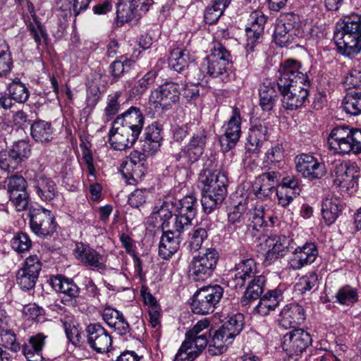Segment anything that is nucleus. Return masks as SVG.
Segmentation results:
<instances>
[{
	"label": "nucleus",
	"instance_id": "obj_1",
	"mask_svg": "<svg viewBox=\"0 0 361 361\" xmlns=\"http://www.w3.org/2000/svg\"><path fill=\"white\" fill-rule=\"evenodd\" d=\"M301 68L300 62L289 59L281 63L279 69L277 86L282 106L286 110L293 111L301 107L308 97L310 81Z\"/></svg>",
	"mask_w": 361,
	"mask_h": 361
},
{
	"label": "nucleus",
	"instance_id": "obj_2",
	"mask_svg": "<svg viewBox=\"0 0 361 361\" xmlns=\"http://www.w3.org/2000/svg\"><path fill=\"white\" fill-rule=\"evenodd\" d=\"M199 181L204 185L201 203L204 212L212 213L225 200L227 195L228 178L220 171H202Z\"/></svg>",
	"mask_w": 361,
	"mask_h": 361
},
{
	"label": "nucleus",
	"instance_id": "obj_3",
	"mask_svg": "<svg viewBox=\"0 0 361 361\" xmlns=\"http://www.w3.org/2000/svg\"><path fill=\"white\" fill-rule=\"evenodd\" d=\"M341 30L335 32L334 40L343 54L353 56L361 51V15L345 16Z\"/></svg>",
	"mask_w": 361,
	"mask_h": 361
},
{
	"label": "nucleus",
	"instance_id": "obj_4",
	"mask_svg": "<svg viewBox=\"0 0 361 361\" xmlns=\"http://www.w3.org/2000/svg\"><path fill=\"white\" fill-rule=\"evenodd\" d=\"M329 149L334 154L345 155L361 153V130L348 126L334 128L327 137Z\"/></svg>",
	"mask_w": 361,
	"mask_h": 361
},
{
	"label": "nucleus",
	"instance_id": "obj_5",
	"mask_svg": "<svg viewBox=\"0 0 361 361\" xmlns=\"http://www.w3.org/2000/svg\"><path fill=\"white\" fill-rule=\"evenodd\" d=\"M302 33L299 16L293 13H288L281 15L277 20L274 39L279 47H288L295 42L296 37H302Z\"/></svg>",
	"mask_w": 361,
	"mask_h": 361
},
{
	"label": "nucleus",
	"instance_id": "obj_6",
	"mask_svg": "<svg viewBox=\"0 0 361 361\" xmlns=\"http://www.w3.org/2000/svg\"><path fill=\"white\" fill-rule=\"evenodd\" d=\"M172 209L174 218L172 220L173 228L176 231L183 232L192 224L197 211L198 202L192 195H186L178 202L173 203Z\"/></svg>",
	"mask_w": 361,
	"mask_h": 361
},
{
	"label": "nucleus",
	"instance_id": "obj_7",
	"mask_svg": "<svg viewBox=\"0 0 361 361\" xmlns=\"http://www.w3.org/2000/svg\"><path fill=\"white\" fill-rule=\"evenodd\" d=\"M224 294V288L219 285L201 288L193 296L191 308L195 314L212 313Z\"/></svg>",
	"mask_w": 361,
	"mask_h": 361
},
{
	"label": "nucleus",
	"instance_id": "obj_8",
	"mask_svg": "<svg viewBox=\"0 0 361 361\" xmlns=\"http://www.w3.org/2000/svg\"><path fill=\"white\" fill-rule=\"evenodd\" d=\"M180 85L177 82H166L151 92L149 104L157 111L164 112L179 101Z\"/></svg>",
	"mask_w": 361,
	"mask_h": 361
},
{
	"label": "nucleus",
	"instance_id": "obj_9",
	"mask_svg": "<svg viewBox=\"0 0 361 361\" xmlns=\"http://www.w3.org/2000/svg\"><path fill=\"white\" fill-rule=\"evenodd\" d=\"M219 252L213 247L207 248L204 252L195 256L190 264V272L195 281H204L209 278L216 268Z\"/></svg>",
	"mask_w": 361,
	"mask_h": 361
},
{
	"label": "nucleus",
	"instance_id": "obj_10",
	"mask_svg": "<svg viewBox=\"0 0 361 361\" xmlns=\"http://www.w3.org/2000/svg\"><path fill=\"white\" fill-rule=\"evenodd\" d=\"M334 185L343 192H348L357 185L360 167L355 162L341 161L336 163L334 169Z\"/></svg>",
	"mask_w": 361,
	"mask_h": 361
},
{
	"label": "nucleus",
	"instance_id": "obj_11",
	"mask_svg": "<svg viewBox=\"0 0 361 361\" xmlns=\"http://www.w3.org/2000/svg\"><path fill=\"white\" fill-rule=\"evenodd\" d=\"M207 73L224 81L228 78V69L231 61L230 53L219 43L216 44L207 57Z\"/></svg>",
	"mask_w": 361,
	"mask_h": 361
},
{
	"label": "nucleus",
	"instance_id": "obj_12",
	"mask_svg": "<svg viewBox=\"0 0 361 361\" xmlns=\"http://www.w3.org/2000/svg\"><path fill=\"white\" fill-rule=\"evenodd\" d=\"M29 216L30 228L37 235H51L56 231V224L51 211L41 207L33 208Z\"/></svg>",
	"mask_w": 361,
	"mask_h": 361
},
{
	"label": "nucleus",
	"instance_id": "obj_13",
	"mask_svg": "<svg viewBox=\"0 0 361 361\" xmlns=\"http://www.w3.org/2000/svg\"><path fill=\"white\" fill-rule=\"evenodd\" d=\"M295 167L298 173L310 180L319 179L326 173L325 164L310 154L297 156Z\"/></svg>",
	"mask_w": 361,
	"mask_h": 361
},
{
	"label": "nucleus",
	"instance_id": "obj_14",
	"mask_svg": "<svg viewBox=\"0 0 361 361\" xmlns=\"http://www.w3.org/2000/svg\"><path fill=\"white\" fill-rule=\"evenodd\" d=\"M280 174L279 172L269 171L258 176L252 182L251 192L259 200H267L275 191L279 184Z\"/></svg>",
	"mask_w": 361,
	"mask_h": 361
},
{
	"label": "nucleus",
	"instance_id": "obj_15",
	"mask_svg": "<svg viewBox=\"0 0 361 361\" xmlns=\"http://www.w3.org/2000/svg\"><path fill=\"white\" fill-rule=\"evenodd\" d=\"M266 22L267 18L261 11H255L250 14L245 27V49L247 52L252 51L259 42Z\"/></svg>",
	"mask_w": 361,
	"mask_h": 361
},
{
	"label": "nucleus",
	"instance_id": "obj_16",
	"mask_svg": "<svg viewBox=\"0 0 361 361\" xmlns=\"http://www.w3.org/2000/svg\"><path fill=\"white\" fill-rule=\"evenodd\" d=\"M224 134L219 142L223 151L228 152L237 144L241 135V117L237 108L233 110V115L224 126Z\"/></svg>",
	"mask_w": 361,
	"mask_h": 361
},
{
	"label": "nucleus",
	"instance_id": "obj_17",
	"mask_svg": "<svg viewBox=\"0 0 361 361\" xmlns=\"http://www.w3.org/2000/svg\"><path fill=\"white\" fill-rule=\"evenodd\" d=\"M207 140V133L204 129H200L193 133L183 148L182 155H180L184 164L191 165L200 159L204 151Z\"/></svg>",
	"mask_w": 361,
	"mask_h": 361
},
{
	"label": "nucleus",
	"instance_id": "obj_18",
	"mask_svg": "<svg viewBox=\"0 0 361 361\" xmlns=\"http://www.w3.org/2000/svg\"><path fill=\"white\" fill-rule=\"evenodd\" d=\"M317 255L316 245L313 243H306L295 249L289 259L288 267L293 270H299L313 263Z\"/></svg>",
	"mask_w": 361,
	"mask_h": 361
},
{
	"label": "nucleus",
	"instance_id": "obj_19",
	"mask_svg": "<svg viewBox=\"0 0 361 361\" xmlns=\"http://www.w3.org/2000/svg\"><path fill=\"white\" fill-rule=\"evenodd\" d=\"M86 331L87 343L90 348L97 353L108 352L112 345V338L106 330L99 324H90Z\"/></svg>",
	"mask_w": 361,
	"mask_h": 361
},
{
	"label": "nucleus",
	"instance_id": "obj_20",
	"mask_svg": "<svg viewBox=\"0 0 361 361\" xmlns=\"http://www.w3.org/2000/svg\"><path fill=\"white\" fill-rule=\"evenodd\" d=\"M287 290V286L284 283L279 284L276 288L269 290L262 297L255 307L258 314L262 316L268 315L271 311L280 305L284 299V294Z\"/></svg>",
	"mask_w": 361,
	"mask_h": 361
},
{
	"label": "nucleus",
	"instance_id": "obj_21",
	"mask_svg": "<svg viewBox=\"0 0 361 361\" xmlns=\"http://www.w3.org/2000/svg\"><path fill=\"white\" fill-rule=\"evenodd\" d=\"M145 118L137 107L131 106L126 111L118 116L114 120L116 126L123 128L138 138L144 125Z\"/></svg>",
	"mask_w": 361,
	"mask_h": 361
},
{
	"label": "nucleus",
	"instance_id": "obj_22",
	"mask_svg": "<svg viewBox=\"0 0 361 361\" xmlns=\"http://www.w3.org/2000/svg\"><path fill=\"white\" fill-rule=\"evenodd\" d=\"M75 254L81 263L92 270L104 271L106 268L105 257L87 245L78 243Z\"/></svg>",
	"mask_w": 361,
	"mask_h": 361
},
{
	"label": "nucleus",
	"instance_id": "obj_23",
	"mask_svg": "<svg viewBox=\"0 0 361 361\" xmlns=\"http://www.w3.org/2000/svg\"><path fill=\"white\" fill-rule=\"evenodd\" d=\"M123 128V126H116V122L112 123L109 132V142L115 150H125L131 147L137 140V137Z\"/></svg>",
	"mask_w": 361,
	"mask_h": 361
},
{
	"label": "nucleus",
	"instance_id": "obj_24",
	"mask_svg": "<svg viewBox=\"0 0 361 361\" xmlns=\"http://www.w3.org/2000/svg\"><path fill=\"white\" fill-rule=\"evenodd\" d=\"M305 319L303 307L297 303H290L286 305L281 311L279 323L284 329L295 327L300 324Z\"/></svg>",
	"mask_w": 361,
	"mask_h": 361
},
{
	"label": "nucleus",
	"instance_id": "obj_25",
	"mask_svg": "<svg viewBox=\"0 0 361 361\" xmlns=\"http://www.w3.org/2000/svg\"><path fill=\"white\" fill-rule=\"evenodd\" d=\"M257 264L253 259L248 258L241 260L235 267L233 281L235 288L244 286L247 281L257 277Z\"/></svg>",
	"mask_w": 361,
	"mask_h": 361
},
{
	"label": "nucleus",
	"instance_id": "obj_26",
	"mask_svg": "<svg viewBox=\"0 0 361 361\" xmlns=\"http://www.w3.org/2000/svg\"><path fill=\"white\" fill-rule=\"evenodd\" d=\"M181 233L176 231L173 227L163 233L159 246V255L162 259H169L177 252L181 242Z\"/></svg>",
	"mask_w": 361,
	"mask_h": 361
},
{
	"label": "nucleus",
	"instance_id": "obj_27",
	"mask_svg": "<svg viewBox=\"0 0 361 361\" xmlns=\"http://www.w3.org/2000/svg\"><path fill=\"white\" fill-rule=\"evenodd\" d=\"M310 334L302 329H295L284 336V345L295 354L302 353L312 343Z\"/></svg>",
	"mask_w": 361,
	"mask_h": 361
},
{
	"label": "nucleus",
	"instance_id": "obj_28",
	"mask_svg": "<svg viewBox=\"0 0 361 361\" xmlns=\"http://www.w3.org/2000/svg\"><path fill=\"white\" fill-rule=\"evenodd\" d=\"M47 336L38 333L28 338L22 346V352L27 361H42V350L45 345Z\"/></svg>",
	"mask_w": 361,
	"mask_h": 361
},
{
	"label": "nucleus",
	"instance_id": "obj_29",
	"mask_svg": "<svg viewBox=\"0 0 361 361\" xmlns=\"http://www.w3.org/2000/svg\"><path fill=\"white\" fill-rule=\"evenodd\" d=\"M161 126L153 123L148 126L144 133V140H141L142 149L147 155H152L157 152L161 146Z\"/></svg>",
	"mask_w": 361,
	"mask_h": 361
},
{
	"label": "nucleus",
	"instance_id": "obj_30",
	"mask_svg": "<svg viewBox=\"0 0 361 361\" xmlns=\"http://www.w3.org/2000/svg\"><path fill=\"white\" fill-rule=\"evenodd\" d=\"M210 322L204 318L198 321L185 334V340L195 345V348L204 350L208 344L207 329Z\"/></svg>",
	"mask_w": 361,
	"mask_h": 361
},
{
	"label": "nucleus",
	"instance_id": "obj_31",
	"mask_svg": "<svg viewBox=\"0 0 361 361\" xmlns=\"http://www.w3.org/2000/svg\"><path fill=\"white\" fill-rule=\"evenodd\" d=\"M277 83L267 80L259 88V105L263 111H269L278 100Z\"/></svg>",
	"mask_w": 361,
	"mask_h": 361
},
{
	"label": "nucleus",
	"instance_id": "obj_32",
	"mask_svg": "<svg viewBox=\"0 0 361 361\" xmlns=\"http://www.w3.org/2000/svg\"><path fill=\"white\" fill-rule=\"evenodd\" d=\"M233 338L231 333L221 326L214 332L209 343V352L212 355L222 354L233 343Z\"/></svg>",
	"mask_w": 361,
	"mask_h": 361
},
{
	"label": "nucleus",
	"instance_id": "obj_33",
	"mask_svg": "<svg viewBox=\"0 0 361 361\" xmlns=\"http://www.w3.org/2000/svg\"><path fill=\"white\" fill-rule=\"evenodd\" d=\"M245 202H247L246 221L250 222L246 225L258 231L265 224L264 207L262 204H255L252 200L250 201L247 197Z\"/></svg>",
	"mask_w": 361,
	"mask_h": 361
},
{
	"label": "nucleus",
	"instance_id": "obj_34",
	"mask_svg": "<svg viewBox=\"0 0 361 361\" xmlns=\"http://www.w3.org/2000/svg\"><path fill=\"white\" fill-rule=\"evenodd\" d=\"M50 285L56 291L63 293L71 299L79 295L80 289L73 281L61 275L52 276Z\"/></svg>",
	"mask_w": 361,
	"mask_h": 361
},
{
	"label": "nucleus",
	"instance_id": "obj_35",
	"mask_svg": "<svg viewBox=\"0 0 361 361\" xmlns=\"http://www.w3.org/2000/svg\"><path fill=\"white\" fill-rule=\"evenodd\" d=\"M193 61L188 50L177 47L171 51L169 65L174 71L181 73Z\"/></svg>",
	"mask_w": 361,
	"mask_h": 361
},
{
	"label": "nucleus",
	"instance_id": "obj_36",
	"mask_svg": "<svg viewBox=\"0 0 361 361\" xmlns=\"http://www.w3.org/2000/svg\"><path fill=\"white\" fill-rule=\"evenodd\" d=\"M247 282L249 284L240 301L243 306H247L251 301L260 298L264 290L265 278L262 275H258Z\"/></svg>",
	"mask_w": 361,
	"mask_h": 361
},
{
	"label": "nucleus",
	"instance_id": "obj_37",
	"mask_svg": "<svg viewBox=\"0 0 361 361\" xmlns=\"http://www.w3.org/2000/svg\"><path fill=\"white\" fill-rule=\"evenodd\" d=\"M34 186L37 194L43 201H50L56 195V185L54 182L44 176L37 177Z\"/></svg>",
	"mask_w": 361,
	"mask_h": 361
},
{
	"label": "nucleus",
	"instance_id": "obj_38",
	"mask_svg": "<svg viewBox=\"0 0 361 361\" xmlns=\"http://www.w3.org/2000/svg\"><path fill=\"white\" fill-rule=\"evenodd\" d=\"M31 135L37 142H48L53 139V128L50 123L39 120L30 127Z\"/></svg>",
	"mask_w": 361,
	"mask_h": 361
},
{
	"label": "nucleus",
	"instance_id": "obj_39",
	"mask_svg": "<svg viewBox=\"0 0 361 361\" xmlns=\"http://www.w3.org/2000/svg\"><path fill=\"white\" fill-rule=\"evenodd\" d=\"M30 13L32 21H30L27 24V29L31 36L35 39L37 47H39L40 46H45L47 42L48 35L42 23L38 20L32 6L31 10H30Z\"/></svg>",
	"mask_w": 361,
	"mask_h": 361
},
{
	"label": "nucleus",
	"instance_id": "obj_40",
	"mask_svg": "<svg viewBox=\"0 0 361 361\" xmlns=\"http://www.w3.org/2000/svg\"><path fill=\"white\" fill-rule=\"evenodd\" d=\"M272 247L265 255V260L269 264L284 257L290 245V239L285 235H279L273 240Z\"/></svg>",
	"mask_w": 361,
	"mask_h": 361
},
{
	"label": "nucleus",
	"instance_id": "obj_41",
	"mask_svg": "<svg viewBox=\"0 0 361 361\" xmlns=\"http://www.w3.org/2000/svg\"><path fill=\"white\" fill-rule=\"evenodd\" d=\"M116 18L117 25L121 26L126 23L139 19L140 16L130 1H121L116 6Z\"/></svg>",
	"mask_w": 361,
	"mask_h": 361
},
{
	"label": "nucleus",
	"instance_id": "obj_42",
	"mask_svg": "<svg viewBox=\"0 0 361 361\" xmlns=\"http://www.w3.org/2000/svg\"><path fill=\"white\" fill-rule=\"evenodd\" d=\"M207 238V230L201 226H195L188 233L187 240L188 249L192 252L198 251Z\"/></svg>",
	"mask_w": 361,
	"mask_h": 361
},
{
	"label": "nucleus",
	"instance_id": "obj_43",
	"mask_svg": "<svg viewBox=\"0 0 361 361\" xmlns=\"http://www.w3.org/2000/svg\"><path fill=\"white\" fill-rule=\"evenodd\" d=\"M342 205L336 198H326L322 207V216L325 222L330 225L333 224L341 212Z\"/></svg>",
	"mask_w": 361,
	"mask_h": 361
},
{
	"label": "nucleus",
	"instance_id": "obj_44",
	"mask_svg": "<svg viewBox=\"0 0 361 361\" xmlns=\"http://www.w3.org/2000/svg\"><path fill=\"white\" fill-rule=\"evenodd\" d=\"M231 0H212L204 13L205 20L209 24L216 23L223 15Z\"/></svg>",
	"mask_w": 361,
	"mask_h": 361
},
{
	"label": "nucleus",
	"instance_id": "obj_45",
	"mask_svg": "<svg viewBox=\"0 0 361 361\" xmlns=\"http://www.w3.org/2000/svg\"><path fill=\"white\" fill-rule=\"evenodd\" d=\"M8 149L20 168L31 154L30 145L25 140H18L14 142Z\"/></svg>",
	"mask_w": 361,
	"mask_h": 361
},
{
	"label": "nucleus",
	"instance_id": "obj_46",
	"mask_svg": "<svg viewBox=\"0 0 361 361\" xmlns=\"http://www.w3.org/2000/svg\"><path fill=\"white\" fill-rule=\"evenodd\" d=\"M343 105L347 114L353 116L361 114V92H348L343 99Z\"/></svg>",
	"mask_w": 361,
	"mask_h": 361
},
{
	"label": "nucleus",
	"instance_id": "obj_47",
	"mask_svg": "<svg viewBox=\"0 0 361 361\" xmlns=\"http://www.w3.org/2000/svg\"><path fill=\"white\" fill-rule=\"evenodd\" d=\"M157 76L156 71L152 70L147 72L132 86L130 90V94L134 96L144 94L148 87L154 83Z\"/></svg>",
	"mask_w": 361,
	"mask_h": 361
},
{
	"label": "nucleus",
	"instance_id": "obj_48",
	"mask_svg": "<svg viewBox=\"0 0 361 361\" xmlns=\"http://www.w3.org/2000/svg\"><path fill=\"white\" fill-rule=\"evenodd\" d=\"M8 90L11 98L17 102L24 103L29 98V91L20 79L15 78L8 85Z\"/></svg>",
	"mask_w": 361,
	"mask_h": 361
},
{
	"label": "nucleus",
	"instance_id": "obj_49",
	"mask_svg": "<svg viewBox=\"0 0 361 361\" xmlns=\"http://www.w3.org/2000/svg\"><path fill=\"white\" fill-rule=\"evenodd\" d=\"M202 350L199 348H195L194 344L185 340L176 353L174 361H192Z\"/></svg>",
	"mask_w": 361,
	"mask_h": 361
},
{
	"label": "nucleus",
	"instance_id": "obj_50",
	"mask_svg": "<svg viewBox=\"0 0 361 361\" xmlns=\"http://www.w3.org/2000/svg\"><path fill=\"white\" fill-rule=\"evenodd\" d=\"M336 302L343 305H351L358 300V293L355 288L344 286L338 289L336 294Z\"/></svg>",
	"mask_w": 361,
	"mask_h": 361
},
{
	"label": "nucleus",
	"instance_id": "obj_51",
	"mask_svg": "<svg viewBox=\"0 0 361 361\" xmlns=\"http://www.w3.org/2000/svg\"><path fill=\"white\" fill-rule=\"evenodd\" d=\"M12 66L13 61L9 47L4 40L0 39V77L8 73Z\"/></svg>",
	"mask_w": 361,
	"mask_h": 361
},
{
	"label": "nucleus",
	"instance_id": "obj_52",
	"mask_svg": "<svg viewBox=\"0 0 361 361\" xmlns=\"http://www.w3.org/2000/svg\"><path fill=\"white\" fill-rule=\"evenodd\" d=\"M247 202L245 199L240 201L238 204L235 205L232 210L228 214V222L232 224H246V208Z\"/></svg>",
	"mask_w": 361,
	"mask_h": 361
},
{
	"label": "nucleus",
	"instance_id": "obj_53",
	"mask_svg": "<svg viewBox=\"0 0 361 361\" xmlns=\"http://www.w3.org/2000/svg\"><path fill=\"white\" fill-rule=\"evenodd\" d=\"M132 64V61L121 57L118 60H116L110 65V73L115 79H118L125 73L129 71Z\"/></svg>",
	"mask_w": 361,
	"mask_h": 361
},
{
	"label": "nucleus",
	"instance_id": "obj_54",
	"mask_svg": "<svg viewBox=\"0 0 361 361\" xmlns=\"http://www.w3.org/2000/svg\"><path fill=\"white\" fill-rule=\"evenodd\" d=\"M222 326L235 338L243 330V315L242 314H234L229 317Z\"/></svg>",
	"mask_w": 361,
	"mask_h": 361
},
{
	"label": "nucleus",
	"instance_id": "obj_55",
	"mask_svg": "<svg viewBox=\"0 0 361 361\" xmlns=\"http://www.w3.org/2000/svg\"><path fill=\"white\" fill-rule=\"evenodd\" d=\"M0 169L8 172H13L20 169L8 148L0 151Z\"/></svg>",
	"mask_w": 361,
	"mask_h": 361
},
{
	"label": "nucleus",
	"instance_id": "obj_56",
	"mask_svg": "<svg viewBox=\"0 0 361 361\" xmlns=\"http://www.w3.org/2000/svg\"><path fill=\"white\" fill-rule=\"evenodd\" d=\"M16 277L18 284L24 290L33 288L38 279V276L21 269L18 270Z\"/></svg>",
	"mask_w": 361,
	"mask_h": 361
},
{
	"label": "nucleus",
	"instance_id": "obj_57",
	"mask_svg": "<svg viewBox=\"0 0 361 361\" xmlns=\"http://www.w3.org/2000/svg\"><path fill=\"white\" fill-rule=\"evenodd\" d=\"M172 205H174L173 202H164L159 209L156 210V208L154 209L153 214L155 215L154 218L157 219V216L160 218L163 221V228H166L169 225V220L173 215Z\"/></svg>",
	"mask_w": 361,
	"mask_h": 361
},
{
	"label": "nucleus",
	"instance_id": "obj_58",
	"mask_svg": "<svg viewBox=\"0 0 361 361\" xmlns=\"http://www.w3.org/2000/svg\"><path fill=\"white\" fill-rule=\"evenodd\" d=\"M0 336L1 342L5 348L10 349L13 352H18L20 350V345L16 341V335L8 328L0 330Z\"/></svg>",
	"mask_w": 361,
	"mask_h": 361
},
{
	"label": "nucleus",
	"instance_id": "obj_59",
	"mask_svg": "<svg viewBox=\"0 0 361 361\" xmlns=\"http://www.w3.org/2000/svg\"><path fill=\"white\" fill-rule=\"evenodd\" d=\"M11 245L16 251L23 252L27 251L31 247V240L26 233H20L14 235Z\"/></svg>",
	"mask_w": 361,
	"mask_h": 361
},
{
	"label": "nucleus",
	"instance_id": "obj_60",
	"mask_svg": "<svg viewBox=\"0 0 361 361\" xmlns=\"http://www.w3.org/2000/svg\"><path fill=\"white\" fill-rule=\"evenodd\" d=\"M10 200L15 205L18 211L25 210L28 205V194L25 190H20V192H13L9 194Z\"/></svg>",
	"mask_w": 361,
	"mask_h": 361
},
{
	"label": "nucleus",
	"instance_id": "obj_61",
	"mask_svg": "<svg viewBox=\"0 0 361 361\" xmlns=\"http://www.w3.org/2000/svg\"><path fill=\"white\" fill-rule=\"evenodd\" d=\"M20 269L25 270L39 277L42 269V263L37 255H30L26 258L23 267Z\"/></svg>",
	"mask_w": 361,
	"mask_h": 361
},
{
	"label": "nucleus",
	"instance_id": "obj_62",
	"mask_svg": "<svg viewBox=\"0 0 361 361\" xmlns=\"http://www.w3.org/2000/svg\"><path fill=\"white\" fill-rule=\"evenodd\" d=\"M121 92H116L109 96L107 106L105 108L104 113L107 120H110L117 114L120 109V103L118 102L121 97Z\"/></svg>",
	"mask_w": 361,
	"mask_h": 361
},
{
	"label": "nucleus",
	"instance_id": "obj_63",
	"mask_svg": "<svg viewBox=\"0 0 361 361\" xmlns=\"http://www.w3.org/2000/svg\"><path fill=\"white\" fill-rule=\"evenodd\" d=\"M6 182L9 194L26 190V180L21 176H12L7 178Z\"/></svg>",
	"mask_w": 361,
	"mask_h": 361
},
{
	"label": "nucleus",
	"instance_id": "obj_64",
	"mask_svg": "<svg viewBox=\"0 0 361 361\" xmlns=\"http://www.w3.org/2000/svg\"><path fill=\"white\" fill-rule=\"evenodd\" d=\"M345 83L349 87L358 88L361 87V68L351 71L345 78Z\"/></svg>",
	"mask_w": 361,
	"mask_h": 361
}]
</instances>
